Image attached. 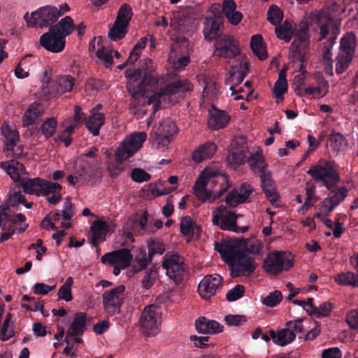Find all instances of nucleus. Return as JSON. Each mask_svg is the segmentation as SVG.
I'll list each match as a JSON object with an SVG mask.
<instances>
[{
    "mask_svg": "<svg viewBox=\"0 0 358 358\" xmlns=\"http://www.w3.org/2000/svg\"><path fill=\"white\" fill-rule=\"evenodd\" d=\"M338 5L331 3L324 6L317 15V23L319 27L318 41H326L323 43L322 59L332 69L331 50L336 43L338 36L341 32V22L336 18ZM331 74H333L331 69Z\"/></svg>",
    "mask_w": 358,
    "mask_h": 358,
    "instance_id": "nucleus-1",
    "label": "nucleus"
},
{
    "mask_svg": "<svg viewBox=\"0 0 358 358\" xmlns=\"http://www.w3.org/2000/svg\"><path fill=\"white\" fill-rule=\"evenodd\" d=\"M334 164V162L326 160L322 164L312 165L306 172L315 181L322 182L324 187L333 193L332 196L325 198L320 203L322 207L327 206V203L338 206L348 196V189L346 187L337 188L341 177Z\"/></svg>",
    "mask_w": 358,
    "mask_h": 358,
    "instance_id": "nucleus-2",
    "label": "nucleus"
},
{
    "mask_svg": "<svg viewBox=\"0 0 358 358\" xmlns=\"http://www.w3.org/2000/svg\"><path fill=\"white\" fill-rule=\"evenodd\" d=\"M214 245L215 250L229 266L232 277L250 276L256 270L255 259L240 251L239 243L215 241Z\"/></svg>",
    "mask_w": 358,
    "mask_h": 358,
    "instance_id": "nucleus-3",
    "label": "nucleus"
},
{
    "mask_svg": "<svg viewBox=\"0 0 358 358\" xmlns=\"http://www.w3.org/2000/svg\"><path fill=\"white\" fill-rule=\"evenodd\" d=\"M248 162L252 171L258 175L261 180V187L268 201L274 204L280 198L271 173L267 169V164L262 154L257 152L248 157Z\"/></svg>",
    "mask_w": 358,
    "mask_h": 358,
    "instance_id": "nucleus-4",
    "label": "nucleus"
},
{
    "mask_svg": "<svg viewBox=\"0 0 358 358\" xmlns=\"http://www.w3.org/2000/svg\"><path fill=\"white\" fill-rule=\"evenodd\" d=\"M62 15L63 12L59 10L57 7L45 6L32 12L30 16L28 15V13H26L24 18L29 27L42 28L53 25Z\"/></svg>",
    "mask_w": 358,
    "mask_h": 358,
    "instance_id": "nucleus-5",
    "label": "nucleus"
},
{
    "mask_svg": "<svg viewBox=\"0 0 358 358\" xmlns=\"http://www.w3.org/2000/svg\"><path fill=\"white\" fill-rule=\"evenodd\" d=\"M133 16L132 8L128 3L120 6L113 27L109 29L108 37L116 41L125 37Z\"/></svg>",
    "mask_w": 358,
    "mask_h": 358,
    "instance_id": "nucleus-6",
    "label": "nucleus"
},
{
    "mask_svg": "<svg viewBox=\"0 0 358 358\" xmlns=\"http://www.w3.org/2000/svg\"><path fill=\"white\" fill-rule=\"evenodd\" d=\"M161 313L155 304L146 306L141 313L139 324L142 331L148 336H154L159 332Z\"/></svg>",
    "mask_w": 358,
    "mask_h": 358,
    "instance_id": "nucleus-7",
    "label": "nucleus"
},
{
    "mask_svg": "<svg viewBox=\"0 0 358 358\" xmlns=\"http://www.w3.org/2000/svg\"><path fill=\"white\" fill-rule=\"evenodd\" d=\"M293 262L282 251L269 252L263 262L264 270L270 275H277L293 266Z\"/></svg>",
    "mask_w": 358,
    "mask_h": 358,
    "instance_id": "nucleus-8",
    "label": "nucleus"
},
{
    "mask_svg": "<svg viewBox=\"0 0 358 358\" xmlns=\"http://www.w3.org/2000/svg\"><path fill=\"white\" fill-rule=\"evenodd\" d=\"M162 266L166 269V275L176 284L180 283L187 272V266L183 257L178 253L167 252L164 257Z\"/></svg>",
    "mask_w": 358,
    "mask_h": 358,
    "instance_id": "nucleus-9",
    "label": "nucleus"
},
{
    "mask_svg": "<svg viewBox=\"0 0 358 358\" xmlns=\"http://www.w3.org/2000/svg\"><path fill=\"white\" fill-rule=\"evenodd\" d=\"M20 185L25 194L36 196H48L50 194L51 189L59 187L53 182H50L39 177L34 178H22Z\"/></svg>",
    "mask_w": 358,
    "mask_h": 358,
    "instance_id": "nucleus-10",
    "label": "nucleus"
},
{
    "mask_svg": "<svg viewBox=\"0 0 358 358\" xmlns=\"http://www.w3.org/2000/svg\"><path fill=\"white\" fill-rule=\"evenodd\" d=\"M124 292L125 286L120 285L103 293V306L108 314L115 315L120 313V308L124 302Z\"/></svg>",
    "mask_w": 358,
    "mask_h": 358,
    "instance_id": "nucleus-11",
    "label": "nucleus"
},
{
    "mask_svg": "<svg viewBox=\"0 0 358 358\" xmlns=\"http://www.w3.org/2000/svg\"><path fill=\"white\" fill-rule=\"evenodd\" d=\"M240 52L239 42L233 36L224 34L216 40L214 55L217 57L233 59Z\"/></svg>",
    "mask_w": 358,
    "mask_h": 358,
    "instance_id": "nucleus-12",
    "label": "nucleus"
},
{
    "mask_svg": "<svg viewBox=\"0 0 358 358\" xmlns=\"http://www.w3.org/2000/svg\"><path fill=\"white\" fill-rule=\"evenodd\" d=\"M309 39L308 28L301 27L291 45V57L293 60L299 61L301 64L306 62L310 46Z\"/></svg>",
    "mask_w": 358,
    "mask_h": 358,
    "instance_id": "nucleus-13",
    "label": "nucleus"
},
{
    "mask_svg": "<svg viewBox=\"0 0 358 358\" xmlns=\"http://www.w3.org/2000/svg\"><path fill=\"white\" fill-rule=\"evenodd\" d=\"M224 17L221 14H215L206 17L203 22V34L208 42L217 40L222 36Z\"/></svg>",
    "mask_w": 358,
    "mask_h": 358,
    "instance_id": "nucleus-14",
    "label": "nucleus"
},
{
    "mask_svg": "<svg viewBox=\"0 0 358 358\" xmlns=\"http://www.w3.org/2000/svg\"><path fill=\"white\" fill-rule=\"evenodd\" d=\"M238 215L227 210L224 206H219L213 213L212 222L214 225H220L223 230L238 232L236 225Z\"/></svg>",
    "mask_w": 358,
    "mask_h": 358,
    "instance_id": "nucleus-15",
    "label": "nucleus"
},
{
    "mask_svg": "<svg viewBox=\"0 0 358 358\" xmlns=\"http://www.w3.org/2000/svg\"><path fill=\"white\" fill-rule=\"evenodd\" d=\"M146 137L147 135L145 132L132 134L128 142L116 153L117 162H121L131 157L142 147Z\"/></svg>",
    "mask_w": 358,
    "mask_h": 358,
    "instance_id": "nucleus-16",
    "label": "nucleus"
},
{
    "mask_svg": "<svg viewBox=\"0 0 358 358\" xmlns=\"http://www.w3.org/2000/svg\"><path fill=\"white\" fill-rule=\"evenodd\" d=\"M39 41L46 50L55 53L62 52L66 44V39L63 36L51 27L48 32L41 36Z\"/></svg>",
    "mask_w": 358,
    "mask_h": 358,
    "instance_id": "nucleus-17",
    "label": "nucleus"
},
{
    "mask_svg": "<svg viewBox=\"0 0 358 358\" xmlns=\"http://www.w3.org/2000/svg\"><path fill=\"white\" fill-rule=\"evenodd\" d=\"M222 277L218 274L205 276L198 285L199 295L206 300L215 295L217 289L222 285Z\"/></svg>",
    "mask_w": 358,
    "mask_h": 358,
    "instance_id": "nucleus-18",
    "label": "nucleus"
},
{
    "mask_svg": "<svg viewBox=\"0 0 358 358\" xmlns=\"http://www.w3.org/2000/svg\"><path fill=\"white\" fill-rule=\"evenodd\" d=\"M132 258V255L128 249L122 248L106 253L101 257V262L103 264L110 265L117 264L121 268L125 269L130 265Z\"/></svg>",
    "mask_w": 358,
    "mask_h": 358,
    "instance_id": "nucleus-19",
    "label": "nucleus"
},
{
    "mask_svg": "<svg viewBox=\"0 0 358 358\" xmlns=\"http://www.w3.org/2000/svg\"><path fill=\"white\" fill-rule=\"evenodd\" d=\"M234 148L227 159L229 163L234 166H238L245 163L248 146L245 140L241 137L236 138L233 144Z\"/></svg>",
    "mask_w": 358,
    "mask_h": 358,
    "instance_id": "nucleus-20",
    "label": "nucleus"
},
{
    "mask_svg": "<svg viewBox=\"0 0 358 358\" xmlns=\"http://www.w3.org/2000/svg\"><path fill=\"white\" fill-rule=\"evenodd\" d=\"M230 120V117L225 110H220L215 106L208 111V125L212 130L224 128Z\"/></svg>",
    "mask_w": 358,
    "mask_h": 358,
    "instance_id": "nucleus-21",
    "label": "nucleus"
},
{
    "mask_svg": "<svg viewBox=\"0 0 358 358\" xmlns=\"http://www.w3.org/2000/svg\"><path fill=\"white\" fill-rule=\"evenodd\" d=\"M252 188L250 185L243 184L239 189H233L226 196V203L230 207H236L244 203L250 196Z\"/></svg>",
    "mask_w": 358,
    "mask_h": 358,
    "instance_id": "nucleus-22",
    "label": "nucleus"
},
{
    "mask_svg": "<svg viewBox=\"0 0 358 358\" xmlns=\"http://www.w3.org/2000/svg\"><path fill=\"white\" fill-rule=\"evenodd\" d=\"M75 84V78L71 76H62L55 82H50L48 85V92L52 94L61 95L71 92Z\"/></svg>",
    "mask_w": 358,
    "mask_h": 358,
    "instance_id": "nucleus-23",
    "label": "nucleus"
},
{
    "mask_svg": "<svg viewBox=\"0 0 358 358\" xmlns=\"http://www.w3.org/2000/svg\"><path fill=\"white\" fill-rule=\"evenodd\" d=\"M222 242H236L239 243L240 251H243L245 254L249 255V254L259 255H261V252L263 248L262 242L256 238H248V239H231L224 240Z\"/></svg>",
    "mask_w": 358,
    "mask_h": 358,
    "instance_id": "nucleus-24",
    "label": "nucleus"
},
{
    "mask_svg": "<svg viewBox=\"0 0 358 358\" xmlns=\"http://www.w3.org/2000/svg\"><path fill=\"white\" fill-rule=\"evenodd\" d=\"M248 71L249 62L246 61V57H243L238 65L231 66L228 82L234 86L241 84L248 73Z\"/></svg>",
    "mask_w": 358,
    "mask_h": 358,
    "instance_id": "nucleus-25",
    "label": "nucleus"
},
{
    "mask_svg": "<svg viewBox=\"0 0 358 358\" xmlns=\"http://www.w3.org/2000/svg\"><path fill=\"white\" fill-rule=\"evenodd\" d=\"M237 5L234 0H223L222 13L232 25H237L243 19V14L236 10Z\"/></svg>",
    "mask_w": 358,
    "mask_h": 358,
    "instance_id": "nucleus-26",
    "label": "nucleus"
},
{
    "mask_svg": "<svg viewBox=\"0 0 358 358\" xmlns=\"http://www.w3.org/2000/svg\"><path fill=\"white\" fill-rule=\"evenodd\" d=\"M195 327L199 333L211 334L222 332L224 328L218 322L204 317H200L196 320Z\"/></svg>",
    "mask_w": 358,
    "mask_h": 358,
    "instance_id": "nucleus-27",
    "label": "nucleus"
},
{
    "mask_svg": "<svg viewBox=\"0 0 358 358\" xmlns=\"http://www.w3.org/2000/svg\"><path fill=\"white\" fill-rule=\"evenodd\" d=\"M43 113L44 108L41 103H32L22 116V126L27 127L33 125L36 120L43 115Z\"/></svg>",
    "mask_w": 358,
    "mask_h": 358,
    "instance_id": "nucleus-28",
    "label": "nucleus"
},
{
    "mask_svg": "<svg viewBox=\"0 0 358 358\" xmlns=\"http://www.w3.org/2000/svg\"><path fill=\"white\" fill-rule=\"evenodd\" d=\"M192 84L186 78H178V80L168 83L163 92L164 94L173 95L180 92L192 91Z\"/></svg>",
    "mask_w": 358,
    "mask_h": 358,
    "instance_id": "nucleus-29",
    "label": "nucleus"
},
{
    "mask_svg": "<svg viewBox=\"0 0 358 358\" xmlns=\"http://www.w3.org/2000/svg\"><path fill=\"white\" fill-rule=\"evenodd\" d=\"M268 333L271 334L273 343L280 346H285L292 343L296 338V334L293 332V330L287 327L280 329L278 333L273 329H270Z\"/></svg>",
    "mask_w": 358,
    "mask_h": 358,
    "instance_id": "nucleus-30",
    "label": "nucleus"
},
{
    "mask_svg": "<svg viewBox=\"0 0 358 358\" xmlns=\"http://www.w3.org/2000/svg\"><path fill=\"white\" fill-rule=\"evenodd\" d=\"M216 149L217 146L214 143L206 142L192 152V159L196 163H200L203 160L213 157Z\"/></svg>",
    "mask_w": 358,
    "mask_h": 358,
    "instance_id": "nucleus-31",
    "label": "nucleus"
},
{
    "mask_svg": "<svg viewBox=\"0 0 358 358\" xmlns=\"http://www.w3.org/2000/svg\"><path fill=\"white\" fill-rule=\"evenodd\" d=\"M57 127V121L55 117L47 118L40 127H34L31 130V134H42L45 139L54 136Z\"/></svg>",
    "mask_w": 358,
    "mask_h": 358,
    "instance_id": "nucleus-32",
    "label": "nucleus"
},
{
    "mask_svg": "<svg viewBox=\"0 0 358 358\" xmlns=\"http://www.w3.org/2000/svg\"><path fill=\"white\" fill-rule=\"evenodd\" d=\"M356 46L357 39L355 34L352 31L347 32L341 38L339 53L354 57Z\"/></svg>",
    "mask_w": 358,
    "mask_h": 358,
    "instance_id": "nucleus-33",
    "label": "nucleus"
},
{
    "mask_svg": "<svg viewBox=\"0 0 358 358\" xmlns=\"http://www.w3.org/2000/svg\"><path fill=\"white\" fill-rule=\"evenodd\" d=\"M192 52L191 43L184 36L176 38L171 45L169 55H190Z\"/></svg>",
    "mask_w": 358,
    "mask_h": 358,
    "instance_id": "nucleus-34",
    "label": "nucleus"
},
{
    "mask_svg": "<svg viewBox=\"0 0 358 358\" xmlns=\"http://www.w3.org/2000/svg\"><path fill=\"white\" fill-rule=\"evenodd\" d=\"M76 173L85 180H90L96 176V169L90 162L84 158H80L75 166Z\"/></svg>",
    "mask_w": 358,
    "mask_h": 358,
    "instance_id": "nucleus-35",
    "label": "nucleus"
},
{
    "mask_svg": "<svg viewBox=\"0 0 358 358\" xmlns=\"http://www.w3.org/2000/svg\"><path fill=\"white\" fill-rule=\"evenodd\" d=\"M86 322L85 313H76L74 320L68 328V335L82 336L85 330Z\"/></svg>",
    "mask_w": 358,
    "mask_h": 358,
    "instance_id": "nucleus-36",
    "label": "nucleus"
},
{
    "mask_svg": "<svg viewBox=\"0 0 358 358\" xmlns=\"http://www.w3.org/2000/svg\"><path fill=\"white\" fill-rule=\"evenodd\" d=\"M104 124V114H91L85 120L86 127L94 136L99 134L100 129Z\"/></svg>",
    "mask_w": 358,
    "mask_h": 358,
    "instance_id": "nucleus-37",
    "label": "nucleus"
},
{
    "mask_svg": "<svg viewBox=\"0 0 358 358\" xmlns=\"http://www.w3.org/2000/svg\"><path fill=\"white\" fill-rule=\"evenodd\" d=\"M250 48L254 54L260 59L264 60L268 55L266 47L263 43V38L260 34L253 35L250 41Z\"/></svg>",
    "mask_w": 358,
    "mask_h": 358,
    "instance_id": "nucleus-38",
    "label": "nucleus"
},
{
    "mask_svg": "<svg viewBox=\"0 0 358 358\" xmlns=\"http://www.w3.org/2000/svg\"><path fill=\"white\" fill-rule=\"evenodd\" d=\"M50 27L55 29L57 32L61 34L65 39L66 37L70 35L75 29L73 20L70 16L64 17L59 21L57 24Z\"/></svg>",
    "mask_w": 358,
    "mask_h": 358,
    "instance_id": "nucleus-39",
    "label": "nucleus"
},
{
    "mask_svg": "<svg viewBox=\"0 0 358 358\" xmlns=\"http://www.w3.org/2000/svg\"><path fill=\"white\" fill-rule=\"evenodd\" d=\"M334 281L341 286L358 287V275L351 271L338 273L334 277Z\"/></svg>",
    "mask_w": 358,
    "mask_h": 358,
    "instance_id": "nucleus-40",
    "label": "nucleus"
},
{
    "mask_svg": "<svg viewBox=\"0 0 358 358\" xmlns=\"http://www.w3.org/2000/svg\"><path fill=\"white\" fill-rule=\"evenodd\" d=\"M275 31L277 37L286 43L289 42L294 35L292 24L288 20H285L282 24L275 26Z\"/></svg>",
    "mask_w": 358,
    "mask_h": 358,
    "instance_id": "nucleus-41",
    "label": "nucleus"
},
{
    "mask_svg": "<svg viewBox=\"0 0 358 358\" xmlns=\"http://www.w3.org/2000/svg\"><path fill=\"white\" fill-rule=\"evenodd\" d=\"M177 132V127L171 119H164L159 124L156 130L157 136H163L171 138Z\"/></svg>",
    "mask_w": 358,
    "mask_h": 358,
    "instance_id": "nucleus-42",
    "label": "nucleus"
},
{
    "mask_svg": "<svg viewBox=\"0 0 358 358\" xmlns=\"http://www.w3.org/2000/svg\"><path fill=\"white\" fill-rule=\"evenodd\" d=\"M329 87L328 81L322 79L317 86H308L305 88L304 93L313 97H322L328 92Z\"/></svg>",
    "mask_w": 358,
    "mask_h": 358,
    "instance_id": "nucleus-43",
    "label": "nucleus"
},
{
    "mask_svg": "<svg viewBox=\"0 0 358 358\" xmlns=\"http://www.w3.org/2000/svg\"><path fill=\"white\" fill-rule=\"evenodd\" d=\"M0 167L5 170L14 181L21 180L19 173V169H24L22 164L18 162L11 161L10 163L2 162L0 163Z\"/></svg>",
    "mask_w": 358,
    "mask_h": 358,
    "instance_id": "nucleus-44",
    "label": "nucleus"
},
{
    "mask_svg": "<svg viewBox=\"0 0 358 358\" xmlns=\"http://www.w3.org/2000/svg\"><path fill=\"white\" fill-rule=\"evenodd\" d=\"M330 147L336 152H342L347 149L346 138L340 133H333L329 137Z\"/></svg>",
    "mask_w": 358,
    "mask_h": 358,
    "instance_id": "nucleus-45",
    "label": "nucleus"
},
{
    "mask_svg": "<svg viewBox=\"0 0 358 358\" xmlns=\"http://www.w3.org/2000/svg\"><path fill=\"white\" fill-rule=\"evenodd\" d=\"M152 63L150 59H146L141 64V67L136 69H128L125 71V77L128 79H134L135 81H138L143 76L145 71L148 70V64Z\"/></svg>",
    "mask_w": 358,
    "mask_h": 358,
    "instance_id": "nucleus-46",
    "label": "nucleus"
},
{
    "mask_svg": "<svg viewBox=\"0 0 358 358\" xmlns=\"http://www.w3.org/2000/svg\"><path fill=\"white\" fill-rule=\"evenodd\" d=\"M155 82V77L150 73V71H145L143 79L138 83V86L134 89L132 96H143L145 91V87L152 86Z\"/></svg>",
    "mask_w": 358,
    "mask_h": 358,
    "instance_id": "nucleus-47",
    "label": "nucleus"
},
{
    "mask_svg": "<svg viewBox=\"0 0 358 358\" xmlns=\"http://www.w3.org/2000/svg\"><path fill=\"white\" fill-rule=\"evenodd\" d=\"M148 249L150 261H152L154 255L164 252L165 245L161 240L151 238L148 242Z\"/></svg>",
    "mask_w": 358,
    "mask_h": 358,
    "instance_id": "nucleus-48",
    "label": "nucleus"
},
{
    "mask_svg": "<svg viewBox=\"0 0 358 358\" xmlns=\"http://www.w3.org/2000/svg\"><path fill=\"white\" fill-rule=\"evenodd\" d=\"M213 176H214L213 172L205 169L195 182L193 187L194 192L207 189L208 180Z\"/></svg>",
    "mask_w": 358,
    "mask_h": 358,
    "instance_id": "nucleus-49",
    "label": "nucleus"
},
{
    "mask_svg": "<svg viewBox=\"0 0 358 358\" xmlns=\"http://www.w3.org/2000/svg\"><path fill=\"white\" fill-rule=\"evenodd\" d=\"M283 13L280 8L275 5H271L267 11V20L271 24L277 26L282 21Z\"/></svg>",
    "mask_w": 358,
    "mask_h": 358,
    "instance_id": "nucleus-50",
    "label": "nucleus"
},
{
    "mask_svg": "<svg viewBox=\"0 0 358 358\" xmlns=\"http://www.w3.org/2000/svg\"><path fill=\"white\" fill-rule=\"evenodd\" d=\"M147 42V37H142L139 39L130 52L129 57H128L129 62L135 63L138 60L141 55V50L145 48Z\"/></svg>",
    "mask_w": 358,
    "mask_h": 358,
    "instance_id": "nucleus-51",
    "label": "nucleus"
},
{
    "mask_svg": "<svg viewBox=\"0 0 358 358\" xmlns=\"http://www.w3.org/2000/svg\"><path fill=\"white\" fill-rule=\"evenodd\" d=\"M352 59L353 56L338 53L336 57V73L337 74L343 73L348 68Z\"/></svg>",
    "mask_w": 358,
    "mask_h": 358,
    "instance_id": "nucleus-52",
    "label": "nucleus"
},
{
    "mask_svg": "<svg viewBox=\"0 0 358 358\" xmlns=\"http://www.w3.org/2000/svg\"><path fill=\"white\" fill-rule=\"evenodd\" d=\"M352 59L353 56L338 53L336 57V73L337 74L343 73L348 68Z\"/></svg>",
    "mask_w": 358,
    "mask_h": 358,
    "instance_id": "nucleus-53",
    "label": "nucleus"
},
{
    "mask_svg": "<svg viewBox=\"0 0 358 358\" xmlns=\"http://www.w3.org/2000/svg\"><path fill=\"white\" fill-rule=\"evenodd\" d=\"M2 133L6 141V146L7 150H13L19 140L18 132L16 130H11L8 127L5 130L2 129Z\"/></svg>",
    "mask_w": 358,
    "mask_h": 358,
    "instance_id": "nucleus-54",
    "label": "nucleus"
},
{
    "mask_svg": "<svg viewBox=\"0 0 358 358\" xmlns=\"http://www.w3.org/2000/svg\"><path fill=\"white\" fill-rule=\"evenodd\" d=\"M189 55H183L176 56L174 55H169V59L172 61L173 66L175 69L182 70L190 62Z\"/></svg>",
    "mask_w": 358,
    "mask_h": 358,
    "instance_id": "nucleus-55",
    "label": "nucleus"
},
{
    "mask_svg": "<svg viewBox=\"0 0 358 358\" xmlns=\"http://www.w3.org/2000/svg\"><path fill=\"white\" fill-rule=\"evenodd\" d=\"M108 224L106 222L97 220H95L92 227V235L94 236V238L102 239L107 231Z\"/></svg>",
    "mask_w": 358,
    "mask_h": 358,
    "instance_id": "nucleus-56",
    "label": "nucleus"
},
{
    "mask_svg": "<svg viewBox=\"0 0 358 358\" xmlns=\"http://www.w3.org/2000/svg\"><path fill=\"white\" fill-rule=\"evenodd\" d=\"M282 294L279 290L271 292L266 297L263 298L262 303L269 307H275L282 301Z\"/></svg>",
    "mask_w": 358,
    "mask_h": 358,
    "instance_id": "nucleus-57",
    "label": "nucleus"
},
{
    "mask_svg": "<svg viewBox=\"0 0 358 358\" xmlns=\"http://www.w3.org/2000/svg\"><path fill=\"white\" fill-rule=\"evenodd\" d=\"M333 308V305L329 301H325L316 307V310L313 312V316L317 318L327 317L330 315Z\"/></svg>",
    "mask_w": 358,
    "mask_h": 358,
    "instance_id": "nucleus-58",
    "label": "nucleus"
},
{
    "mask_svg": "<svg viewBox=\"0 0 358 358\" xmlns=\"http://www.w3.org/2000/svg\"><path fill=\"white\" fill-rule=\"evenodd\" d=\"M96 56L103 62V64L106 68H109L113 63V59L112 55V51L106 52L103 47L98 48L96 51Z\"/></svg>",
    "mask_w": 358,
    "mask_h": 358,
    "instance_id": "nucleus-59",
    "label": "nucleus"
},
{
    "mask_svg": "<svg viewBox=\"0 0 358 358\" xmlns=\"http://www.w3.org/2000/svg\"><path fill=\"white\" fill-rule=\"evenodd\" d=\"M131 179L136 182H143L151 179V175L143 169L135 168L131 172Z\"/></svg>",
    "mask_w": 358,
    "mask_h": 358,
    "instance_id": "nucleus-60",
    "label": "nucleus"
},
{
    "mask_svg": "<svg viewBox=\"0 0 358 358\" xmlns=\"http://www.w3.org/2000/svg\"><path fill=\"white\" fill-rule=\"evenodd\" d=\"M245 291V287L242 285H236L231 289L226 294V299L229 301H234L241 298Z\"/></svg>",
    "mask_w": 358,
    "mask_h": 358,
    "instance_id": "nucleus-61",
    "label": "nucleus"
},
{
    "mask_svg": "<svg viewBox=\"0 0 358 358\" xmlns=\"http://www.w3.org/2000/svg\"><path fill=\"white\" fill-rule=\"evenodd\" d=\"M6 199H10L9 202L11 207L17 208L20 203H24L25 196L21 192H14L10 190L6 196Z\"/></svg>",
    "mask_w": 358,
    "mask_h": 358,
    "instance_id": "nucleus-62",
    "label": "nucleus"
},
{
    "mask_svg": "<svg viewBox=\"0 0 358 358\" xmlns=\"http://www.w3.org/2000/svg\"><path fill=\"white\" fill-rule=\"evenodd\" d=\"M194 222L189 216L183 217L180 221V233L188 236L193 233Z\"/></svg>",
    "mask_w": 358,
    "mask_h": 358,
    "instance_id": "nucleus-63",
    "label": "nucleus"
},
{
    "mask_svg": "<svg viewBox=\"0 0 358 358\" xmlns=\"http://www.w3.org/2000/svg\"><path fill=\"white\" fill-rule=\"evenodd\" d=\"M157 272L155 269L151 268L145 273L142 280V286L145 289H149L157 278Z\"/></svg>",
    "mask_w": 358,
    "mask_h": 358,
    "instance_id": "nucleus-64",
    "label": "nucleus"
}]
</instances>
